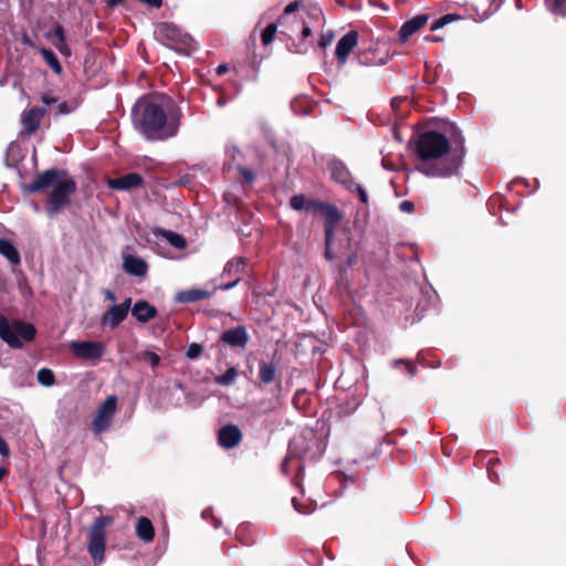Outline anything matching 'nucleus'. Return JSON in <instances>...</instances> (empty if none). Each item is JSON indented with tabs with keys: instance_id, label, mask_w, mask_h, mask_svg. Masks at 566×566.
Segmentation results:
<instances>
[{
	"instance_id": "obj_20",
	"label": "nucleus",
	"mask_w": 566,
	"mask_h": 566,
	"mask_svg": "<svg viewBox=\"0 0 566 566\" xmlns=\"http://www.w3.org/2000/svg\"><path fill=\"white\" fill-rule=\"evenodd\" d=\"M130 310L139 323H147L157 315V308L147 301H137Z\"/></svg>"
},
{
	"instance_id": "obj_43",
	"label": "nucleus",
	"mask_w": 566,
	"mask_h": 566,
	"mask_svg": "<svg viewBox=\"0 0 566 566\" xmlns=\"http://www.w3.org/2000/svg\"><path fill=\"white\" fill-rule=\"evenodd\" d=\"M333 40H334L333 33H331V32L325 33L319 39V45L323 49H326L327 46H329L332 44Z\"/></svg>"
},
{
	"instance_id": "obj_4",
	"label": "nucleus",
	"mask_w": 566,
	"mask_h": 566,
	"mask_svg": "<svg viewBox=\"0 0 566 566\" xmlns=\"http://www.w3.org/2000/svg\"><path fill=\"white\" fill-rule=\"evenodd\" d=\"M75 191L76 182L67 176L62 178L49 193V200L45 208L48 216L53 218L66 208L71 202L70 197Z\"/></svg>"
},
{
	"instance_id": "obj_25",
	"label": "nucleus",
	"mask_w": 566,
	"mask_h": 566,
	"mask_svg": "<svg viewBox=\"0 0 566 566\" xmlns=\"http://www.w3.org/2000/svg\"><path fill=\"white\" fill-rule=\"evenodd\" d=\"M292 469L297 470L294 483L298 485V482L302 480L303 475V465L301 463V460L295 454L289 453L282 463V471L284 473H289Z\"/></svg>"
},
{
	"instance_id": "obj_1",
	"label": "nucleus",
	"mask_w": 566,
	"mask_h": 566,
	"mask_svg": "<svg viewBox=\"0 0 566 566\" xmlns=\"http://www.w3.org/2000/svg\"><path fill=\"white\" fill-rule=\"evenodd\" d=\"M133 124L143 137L150 142H161L177 135L180 115L167 96H144L132 111Z\"/></svg>"
},
{
	"instance_id": "obj_52",
	"label": "nucleus",
	"mask_w": 566,
	"mask_h": 566,
	"mask_svg": "<svg viewBox=\"0 0 566 566\" xmlns=\"http://www.w3.org/2000/svg\"><path fill=\"white\" fill-rule=\"evenodd\" d=\"M6 474V470L3 468L0 469V482L3 479V475Z\"/></svg>"
},
{
	"instance_id": "obj_28",
	"label": "nucleus",
	"mask_w": 566,
	"mask_h": 566,
	"mask_svg": "<svg viewBox=\"0 0 566 566\" xmlns=\"http://www.w3.org/2000/svg\"><path fill=\"white\" fill-rule=\"evenodd\" d=\"M318 201L313 200H306L305 196L303 195H295L290 200V206L292 209L300 211V210H308V211H316Z\"/></svg>"
},
{
	"instance_id": "obj_33",
	"label": "nucleus",
	"mask_w": 566,
	"mask_h": 566,
	"mask_svg": "<svg viewBox=\"0 0 566 566\" xmlns=\"http://www.w3.org/2000/svg\"><path fill=\"white\" fill-rule=\"evenodd\" d=\"M38 381L45 387H51L55 382L54 374L49 368H41L36 375Z\"/></svg>"
},
{
	"instance_id": "obj_37",
	"label": "nucleus",
	"mask_w": 566,
	"mask_h": 566,
	"mask_svg": "<svg viewBox=\"0 0 566 566\" xmlns=\"http://www.w3.org/2000/svg\"><path fill=\"white\" fill-rule=\"evenodd\" d=\"M460 17L457 15V14H452V13H449V14H446L443 15L442 18L438 19L431 27H430V30L431 31H436V30H439L441 28H443L444 25H447L448 23L452 22V21H455V20H459Z\"/></svg>"
},
{
	"instance_id": "obj_44",
	"label": "nucleus",
	"mask_w": 566,
	"mask_h": 566,
	"mask_svg": "<svg viewBox=\"0 0 566 566\" xmlns=\"http://www.w3.org/2000/svg\"><path fill=\"white\" fill-rule=\"evenodd\" d=\"M240 276H237L233 281L229 282V283H224V284H220L218 286V289L220 290H223V291H228V290H231L233 289L234 286L238 285V283L240 282Z\"/></svg>"
},
{
	"instance_id": "obj_49",
	"label": "nucleus",
	"mask_w": 566,
	"mask_h": 566,
	"mask_svg": "<svg viewBox=\"0 0 566 566\" xmlns=\"http://www.w3.org/2000/svg\"><path fill=\"white\" fill-rule=\"evenodd\" d=\"M326 249H325V256L327 260L332 261L334 259V254L332 252V244H328V242L325 240Z\"/></svg>"
},
{
	"instance_id": "obj_47",
	"label": "nucleus",
	"mask_w": 566,
	"mask_h": 566,
	"mask_svg": "<svg viewBox=\"0 0 566 566\" xmlns=\"http://www.w3.org/2000/svg\"><path fill=\"white\" fill-rule=\"evenodd\" d=\"M240 171L247 181L251 182L254 179V174L251 170L241 168Z\"/></svg>"
},
{
	"instance_id": "obj_5",
	"label": "nucleus",
	"mask_w": 566,
	"mask_h": 566,
	"mask_svg": "<svg viewBox=\"0 0 566 566\" xmlns=\"http://www.w3.org/2000/svg\"><path fill=\"white\" fill-rule=\"evenodd\" d=\"M112 523L108 516H98L90 528V542L87 551L93 558L95 565H99L104 560L106 533L105 528Z\"/></svg>"
},
{
	"instance_id": "obj_35",
	"label": "nucleus",
	"mask_w": 566,
	"mask_h": 566,
	"mask_svg": "<svg viewBox=\"0 0 566 566\" xmlns=\"http://www.w3.org/2000/svg\"><path fill=\"white\" fill-rule=\"evenodd\" d=\"M276 30H277L276 23H270L269 25H266V28L263 30V32L261 34V40L264 45H269L270 43H272V41L275 36V33H276Z\"/></svg>"
},
{
	"instance_id": "obj_45",
	"label": "nucleus",
	"mask_w": 566,
	"mask_h": 566,
	"mask_svg": "<svg viewBox=\"0 0 566 566\" xmlns=\"http://www.w3.org/2000/svg\"><path fill=\"white\" fill-rule=\"evenodd\" d=\"M9 453H10V449H9L7 441L2 437H0V454L2 457H8Z\"/></svg>"
},
{
	"instance_id": "obj_41",
	"label": "nucleus",
	"mask_w": 566,
	"mask_h": 566,
	"mask_svg": "<svg viewBox=\"0 0 566 566\" xmlns=\"http://www.w3.org/2000/svg\"><path fill=\"white\" fill-rule=\"evenodd\" d=\"M350 190H354L357 192V195L363 203H368L367 192L360 185L354 182Z\"/></svg>"
},
{
	"instance_id": "obj_17",
	"label": "nucleus",
	"mask_w": 566,
	"mask_h": 566,
	"mask_svg": "<svg viewBox=\"0 0 566 566\" xmlns=\"http://www.w3.org/2000/svg\"><path fill=\"white\" fill-rule=\"evenodd\" d=\"M143 177L137 172H130L119 178L108 179L107 186L114 190H132L143 185Z\"/></svg>"
},
{
	"instance_id": "obj_8",
	"label": "nucleus",
	"mask_w": 566,
	"mask_h": 566,
	"mask_svg": "<svg viewBox=\"0 0 566 566\" xmlns=\"http://www.w3.org/2000/svg\"><path fill=\"white\" fill-rule=\"evenodd\" d=\"M70 348L73 354L85 360H97L105 354V346L99 342H71Z\"/></svg>"
},
{
	"instance_id": "obj_36",
	"label": "nucleus",
	"mask_w": 566,
	"mask_h": 566,
	"mask_svg": "<svg viewBox=\"0 0 566 566\" xmlns=\"http://www.w3.org/2000/svg\"><path fill=\"white\" fill-rule=\"evenodd\" d=\"M140 360L148 363L151 367H157L160 363V357L154 352L144 350L138 355Z\"/></svg>"
},
{
	"instance_id": "obj_24",
	"label": "nucleus",
	"mask_w": 566,
	"mask_h": 566,
	"mask_svg": "<svg viewBox=\"0 0 566 566\" xmlns=\"http://www.w3.org/2000/svg\"><path fill=\"white\" fill-rule=\"evenodd\" d=\"M136 534L145 543H149L154 538V526L148 517H139L136 524Z\"/></svg>"
},
{
	"instance_id": "obj_46",
	"label": "nucleus",
	"mask_w": 566,
	"mask_h": 566,
	"mask_svg": "<svg viewBox=\"0 0 566 566\" xmlns=\"http://www.w3.org/2000/svg\"><path fill=\"white\" fill-rule=\"evenodd\" d=\"M399 207L402 212H411L413 210V203L408 200L402 201Z\"/></svg>"
},
{
	"instance_id": "obj_6",
	"label": "nucleus",
	"mask_w": 566,
	"mask_h": 566,
	"mask_svg": "<svg viewBox=\"0 0 566 566\" xmlns=\"http://www.w3.org/2000/svg\"><path fill=\"white\" fill-rule=\"evenodd\" d=\"M116 406L117 398L115 396H108L99 406L97 413L92 422V427L95 433H102L111 427L114 415L116 412Z\"/></svg>"
},
{
	"instance_id": "obj_50",
	"label": "nucleus",
	"mask_w": 566,
	"mask_h": 566,
	"mask_svg": "<svg viewBox=\"0 0 566 566\" xmlns=\"http://www.w3.org/2000/svg\"><path fill=\"white\" fill-rule=\"evenodd\" d=\"M302 35L304 39L308 38L312 35V30L308 25L304 24L303 28H302Z\"/></svg>"
},
{
	"instance_id": "obj_38",
	"label": "nucleus",
	"mask_w": 566,
	"mask_h": 566,
	"mask_svg": "<svg viewBox=\"0 0 566 566\" xmlns=\"http://www.w3.org/2000/svg\"><path fill=\"white\" fill-rule=\"evenodd\" d=\"M73 111H74V107L71 104H69L67 102L63 101L57 104L56 108H53L50 112L54 116H59V115H67V114L72 113Z\"/></svg>"
},
{
	"instance_id": "obj_15",
	"label": "nucleus",
	"mask_w": 566,
	"mask_h": 566,
	"mask_svg": "<svg viewBox=\"0 0 566 566\" xmlns=\"http://www.w3.org/2000/svg\"><path fill=\"white\" fill-rule=\"evenodd\" d=\"M429 21L428 14H418L412 19L407 20L399 30V40L406 43L410 36L422 29Z\"/></svg>"
},
{
	"instance_id": "obj_12",
	"label": "nucleus",
	"mask_w": 566,
	"mask_h": 566,
	"mask_svg": "<svg viewBox=\"0 0 566 566\" xmlns=\"http://www.w3.org/2000/svg\"><path fill=\"white\" fill-rule=\"evenodd\" d=\"M249 333L242 325L227 329L221 335V340L232 348L244 349L249 343Z\"/></svg>"
},
{
	"instance_id": "obj_29",
	"label": "nucleus",
	"mask_w": 566,
	"mask_h": 566,
	"mask_svg": "<svg viewBox=\"0 0 566 566\" xmlns=\"http://www.w3.org/2000/svg\"><path fill=\"white\" fill-rule=\"evenodd\" d=\"M276 367L273 363L261 361L259 364V376L264 384H270L274 380Z\"/></svg>"
},
{
	"instance_id": "obj_2",
	"label": "nucleus",
	"mask_w": 566,
	"mask_h": 566,
	"mask_svg": "<svg viewBox=\"0 0 566 566\" xmlns=\"http://www.w3.org/2000/svg\"><path fill=\"white\" fill-rule=\"evenodd\" d=\"M415 153L422 160L419 171L428 177L449 178L458 175L463 150H451L448 138L437 132H426L415 142Z\"/></svg>"
},
{
	"instance_id": "obj_18",
	"label": "nucleus",
	"mask_w": 566,
	"mask_h": 566,
	"mask_svg": "<svg viewBox=\"0 0 566 566\" xmlns=\"http://www.w3.org/2000/svg\"><path fill=\"white\" fill-rule=\"evenodd\" d=\"M242 439L241 430L238 426L228 424L222 427L218 433V441L226 449L234 448Z\"/></svg>"
},
{
	"instance_id": "obj_16",
	"label": "nucleus",
	"mask_w": 566,
	"mask_h": 566,
	"mask_svg": "<svg viewBox=\"0 0 566 566\" xmlns=\"http://www.w3.org/2000/svg\"><path fill=\"white\" fill-rule=\"evenodd\" d=\"M123 269L126 273L143 277L147 274L148 264L147 262L134 254L123 253Z\"/></svg>"
},
{
	"instance_id": "obj_34",
	"label": "nucleus",
	"mask_w": 566,
	"mask_h": 566,
	"mask_svg": "<svg viewBox=\"0 0 566 566\" xmlns=\"http://www.w3.org/2000/svg\"><path fill=\"white\" fill-rule=\"evenodd\" d=\"M292 504L295 511H297L301 514H310L314 511V504L311 501L301 503L296 496L292 497Z\"/></svg>"
},
{
	"instance_id": "obj_9",
	"label": "nucleus",
	"mask_w": 566,
	"mask_h": 566,
	"mask_svg": "<svg viewBox=\"0 0 566 566\" xmlns=\"http://www.w3.org/2000/svg\"><path fill=\"white\" fill-rule=\"evenodd\" d=\"M316 211H319L325 219V238L328 244H333L334 241V232L336 227L342 220V214L339 210L332 205L318 202L316 207Z\"/></svg>"
},
{
	"instance_id": "obj_22",
	"label": "nucleus",
	"mask_w": 566,
	"mask_h": 566,
	"mask_svg": "<svg viewBox=\"0 0 566 566\" xmlns=\"http://www.w3.org/2000/svg\"><path fill=\"white\" fill-rule=\"evenodd\" d=\"M167 36L174 42L171 44L176 50H186L191 46L192 39L188 34L181 33L177 28L166 25Z\"/></svg>"
},
{
	"instance_id": "obj_31",
	"label": "nucleus",
	"mask_w": 566,
	"mask_h": 566,
	"mask_svg": "<svg viewBox=\"0 0 566 566\" xmlns=\"http://www.w3.org/2000/svg\"><path fill=\"white\" fill-rule=\"evenodd\" d=\"M238 375L237 368L230 367L224 374L216 376L214 382L221 386H229L235 381Z\"/></svg>"
},
{
	"instance_id": "obj_40",
	"label": "nucleus",
	"mask_w": 566,
	"mask_h": 566,
	"mask_svg": "<svg viewBox=\"0 0 566 566\" xmlns=\"http://www.w3.org/2000/svg\"><path fill=\"white\" fill-rule=\"evenodd\" d=\"M201 352H202V346L199 345V344L193 343V344L189 345L186 355H187L188 358L192 359V358L198 357L201 354Z\"/></svg>"
},
{
	"instance_id": "obj_10",
	"label": "nucleus",
	"mask_w": 566,
	"mask_h": 566,
	"mask_svg": "<svg viewBox=\"0 0 566 566\" xmlns=\"http://www.w3.org/2000/svg\"><path fill=\"white\" fill-rule=\"evenodd\" d=\"M66 174L59 169H48L35 176L33 181L27 186L29 192H38L49 188H53Z\"/></svg>"
},
{
	"instance_id": "obj_48",
	"label": "nucleus",
	"mask_w": 566,
	"mask_h": 566,
	"mask_svg": "<svg viewBox=\"0 0 566 566\" xmlns=\"http://www.w3.org/2000/svg\"><path fill=\"white\" fill-rule=\"evenodd\" d=\"M103 295H104V298H105L106 301H109V302H112V303H114V302H115V300H116L115 294H114L111 290H108V289H106V290H104V291H103Z\"/></svg>"
},
{
	"instance_id": "obj_11",
	"label": "nucleus",
	"mask_w": 566,
	"mask_h": 566,
	"mask_svg": "<svg viewBox=\"0 0 566 566\" xmlns=\"http://www.w3.org/2000/svg\"><path fill=\"white\" fill-rule=\"evenodd\" d=\"M45 113L46 109L41 107H32L30 109L23 111L20 119L23 132L27 135L34 134L40 127Z\"/></svg>"
},
{
	"instance_id": "obj_27",
	"label": "nucleus",
	"mask_w": 566,
	"mask_h": 566,
	"mask_svg": "<svg viewBox=\"0 0 566 566\" xmlns=\"http://www.w3.org/2000/svg\"><path fill=\"white\" fill-rule=\"evenodd\" d=\"M0 254L3 255L11 264H19L20 253L13 243L7 239H0Z\"/></svg>"
},
{
	"instance_id": "obj_23",
	"label": "nucleus",
	"mask_w": 566,
	"mask_h": 566,
	"mask_svg": "<svg viewBox=\"0 0 566 566\" xmlns=\"http://www.w3.org/2000/svg\"><path fill=\"white\" fill-rule=\"evenodd\" d=\"M211 292L201 289H191L181 291L177 294L176 300L181 303H195L210 297Z\"/></svg>"
},
{
	"instance_id": "obj_32",
	"label": "nucleus",
	"mask_w": 566,
	"mask_h": 566,
	"mask_svg": "<svg viewBox=\"0 0 566 566\" xmlns=\"http://www.w3.org/2000/svg\"><path fill=\"white\" fill-rule=\"evenodd\" d=\"M548 10L560 17H566V0H546Z\"/></svg>"
},
{
	"instance_id": "obj_51",
	"label": "nucleus",
	"mask_w": 566,
	"mask_h": 566,
	"mask_svg": "<svg viewBox=\"0 0 566 566\" xmlns=\"http://www.w3.org/2000/svg\"><path fill=\"white\" fill-rule=\"evenodd\" d=\"M227 70H228V66H227L226 64H220V65L217 67V73H218L219 75H221V74L226 73V72H227Z\"/></svg>"
},
{
	"instance_id": "obj_42",
	"label": "nucleus",
	"mask_w": 566,
	"mask_h": 566,
	"mask_svg": "<svg viewBox=\"0 0 566 566\" xmlns=\"http://www.w3.org/2000/svg\"><path fill=\"white\" fill-rule=\"evenodd\" d=\"M40 101L44 104V105H53V104H56L59 98L52 94V93H42L40 95Z\"/></svg>"
},
{
	"instance_id": "obj_21",
	"label": "nucleus",
	"mask_w": 566,
	"mask_h": 566,
	"mask_svg": "<svg viewBox=\"0 0 566 566\" xmlns=\"http://www.w3.org/2000/svg\"><path fill=\"white\" fill-rule=\"evenodd\" d=\"M153 233L156 239L164 240L178 250H182L187 245L185 238L172 230L156 228L153 230Z\"/></svg>"
},
{
	"instance_id": "obj_14",
	"label": "nucleus",
	"mask_w": 566,
	"mask_h": 566,
	"mask_svg": "<svg viewBox=\"0 0 566 566\" xmlns=\"http://www.w3.org/2000/svg\"><path fill=\"white\" fill-rule=\"evenodd\" d=\"M328 170L334 181L343 185L347 189H352V186L354 184L352 174L343 161L332 159L328 163Z\"/></svg>"
},
{
	"instance_id": "obj_13",
	"label": "nucleus",
	"mask_w": 566,
	"mask_h": 566,
	"mask_svg": "<svg viewBox=\"0 0 566 566\" xmlns=\"http://www.w3.org/2000/svg\"><path fill=\"white\" fill-rule=\"evenodd\" d=\"M358 43V33L349 31L343 35L336 45V57L339 64H345L349 53Z\"/></svg>"
},
{
	"instance_id": "obj_26",
	"label": "nucleus",
	"mask_w": 566,
	"mask_h": 566,
	"mask_svg": "<svg viewBox=\"0 0 566 566\" xmlns=\"http://www.w3.org/2000/svg\"><path fill=\"white\" fill-rule=\"evenodd\" d=\"M245 270V260L241 256H235L229 260L224 268L222 275L223 276H240Z\"/></svg>"
},
{
	"instance_id": "obj_30",
	"label": "nucleus",
	"mask_w": 566,
	"mask_h": 566,
	"mask_svg": "<svg viewBox=\"0 0 566 566\" xmlns=\"http://www.w3.org/2000/svg\"><path fill=\"white\" fill-rule=\"evenodd\" d=\"M40 54L55 74H61L62 66L53 51L42 48L40 49Z\"/></svg>"
},
{
	"instance_id": "obj_19",
	"label": "nucleus",
	"mask_w": 566,
	"mask_h": 566,
	"mask_svg": "<svg viewBox=\"0 0 566 566\" xmlns=\"http://www.w3.org/2000/svg\"><path fill=\"white\" fill-rule=\"evenodd\" d=\"M48 40L56 48V50L64 56H71L72 51L66 43L64 29L60 24H54L51 32L46 33Z\"/></svg>"
},
{
	"instance_id": "obj_53",
	"label": "nucleus",
	"mask_w": 566,
	"mask_h": 566,
	"mask_svg": "<svg viewBox=\"0 0 566 566\" xmlns=\"http://www.w3.org/2000/svg\"><path fill=\"white\" fill-rule=\"evenodd\" d=\"M120 0H108V4L109 6H115L119 2Z\"/></svg>"
},
{
	"instance_id": "obj_3",
	"label": "nucleus",
	"mask_w": 566,
	"mask_h": 566,
	"mask_svg": "<svg viewBox=\"0 0 566 566\" xmlns=\"http://www.w3.org/2000/svg\"><path fill=\"white\" fill-rule=\"evenodd\" d=\"M35 327L31 323L22 321H8L0 315V337L11 348H22L24 343L34 339Z\"/></svg>"
},
{
	"instance_id": "obj_39",
	"label": "nucleus",
	"mask_w": 566,
	"mask_h": 566,
	"mask_svg": "<svg viewBox=\"0 0 566 566\" xmlns=\"http://www.w3.org/2000/svg\"><path fill=\"white\" fill-rule=\"evenodd\" d=\"M300 8H301V3H300L298 1H293V2H291L290 4H287V6L285 7V9H284V13H283V15L281 17V19H280V21H279V22H280L281 24H284V23H285V21L289 19V17H290L292 13H294V12L298 11V9H300Z\"/></svg>"
},
{
	"instance_id": "obj_7",
	"label": "nucleus",
	"mask_w": 566,
	"mask_h": 566,
	"mask_svg": "<svg viewBox=\"0 0 566 566\" xmlns=\"http://www.w3.org/2000/svg\"><path fill=\"white\" fill-rule=\"evenodd\" d=\"M132 305V298L127 297L120 304H113L101 317V324L111 329L117 328L127 317Z\"/></svg>"
}]
</instances>
